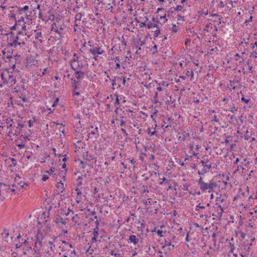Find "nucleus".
Listing matches in <instances>:
<instances>
[{
    "label": "nucleus",
    "instance_id": "f257e3e1",
    "mask_svg": "<svg viewBox=\"0 0 257 257\" xmlns=\"http://www.w3.org/2000/svg\"><path fill=\"white\" fill-rule=\"evenodd\" d=\"M198 185L199 186L201 190L205 191L209 190V192H210L211 190L217 187V184L213 180H210L209 183H207L203 181L201 177H200L198 181Z\"/></svg>",
    "mask_w": 257,
    "mask_h": 257
},
{
    "label": "nucleus",
    "instance_id": "f03ea898",
    "mask_svg": "<svg viewBox=\"0 0 257 257\" xmlns=\"http://www.w3.org/2000/svg\"><path fill=\"white\" fill-rule=\"evenodd\" d=\"M7 74L8 78H7L6 84L10 87L13 86L16 83V78L13 75V73L12 72L10 73L9 71H7Z\"/></svg>",
    "mask_w": 257,
    "mask_h": 257
},
{
    "label": "nucleus",
    "instance_id": "7ed1b4c3",
    "mask_svg": "<svg viewBox=\"0 0 257 257\" xmlns=\"http://www.w3.org/2000/svg\"><path fill=\"white\" fill-rule=\"evenodd\" d=\"M217 166V165L216 164H215L213 166H212L211 165H203L202 170L201 171L198 170L197 173L199 175H204L207 172L208 169H211L212 168H216Z\"/></svg>",
    "mask_w": 257,
    "mask_h": 257
},
{
    "label": "nucleus",
    "instance_id": "20e7f679",
    "mask_svg": "<svg viewBox=\"0 0 257 257\" xmlns=\"http://www.w3.org/2000/svg\"><path fill=\"white\" fill-rule=\"evenodd\" d=\"M89 51L90 53H91L93 56L97 55H100L102 54L104 51L103 50V49L100 47H95L92 49H90Z\"/></svg>",
    "mask_w": 257,
    "mask_h": 257
},
{
    "label": "nucleus",
    "instance_id": "39448f33",
    "mask_svg": "<svg viewBox=\"0 0 257 257\" xmlns=\"http://www.w3.org/2000/svg\"><path fill=\"white\" fill-rule=\"evenodd\" d=\"M25 44V42L24 41H23V42H18L17 40L14 39L12 43H8L6 47H7V48H11L12 47H16L17 45L21 46V45Z\"/></svg>",
    "mask_w": 257,
    "mask_h": 257
},
{
    "label": "nucleus",
    "instance_id": "423d86ee",
    "mask_svg": "<svg viewBox=\"0 0 257 257\" xmlns=\"http://www.w3.org/2000/svg\"><path fill=\"white\" fill-rule=\"evenodd\" d=\"M13 50L12 49H11V50H9L7 51L6 57L9 60V62H11V61L13 59L14 60H16V59H17L16 57L20 56V55L18 56L17 55H14V56H13Z\"/></svg>",
    "mask_w": 257,
    "mask_h": 257
},
{
    "label": "nucleus",
    "instance_id": "0eeeda50",
    "mask_svg": "<svg viewBox=\"0 0 257 257\" xmlns=\"http://www.w3.org/2000/svg\"><path fill=\"white\" fill-rule=\"evenodd\" d=\"M25 35L26 34H24L23 32L19 31L18 33L17 36L14 38V39L17 40L18 42H23V41L25 42V40H26V38H25Z\"/></svg>",
    "mask_w": 257,
    "mask_h": 257
},
{
    "label": "nucleus",
    "instance_id": "6e6552de",
    "mask_svg": "<svg viewBox=\"0 0 257 257\" xmlns=\"http://www.w3.org/2000/svg\"><path fill=\"white\" fill-rule=\"evenodd\" d=\"M10 189L11 187L10 185H7L4 183L3 184L1 183L0 190H1V192H4L5 194L6 193L9 192Z\"/></svg>",
    "mask_w": 257,
    "mask_h": 257
},
{
    "label": "nucleus",
    "instance_id": "1a4fd4ad",
    "mask_svg": "<svg viewBox=\"0 0 257 257\" xmlns=\"http://www.w3.org/2000/svg\"><path fill=\"white\" fill-rule=\"evenodd\" d=\"M10 9L9 14H8L9 17L13 19L15 22H17L16 18V14L17 13L15 11V9H14V7H12L10 8Z\"/></svg>",
    "mask_w": 257,
    "mask_h": 257
},
{
    "label": "nucleus",
    "instance_id": "9d476101",
    "mask_svg": "<svg viewBox=\"0 0 257 257\" xmlns=\"http://www.w3.org/2000/svg\"><path fill=\"white\" fill-rule=\"evenodd\" d=\"M68 221V218H63L60 216H59L58 217L56 218L55 219V223L58 225L59 224V223H61L62 224L65 225Z\"/></svg>",
    "mask_w": 257,
    "mask_h": 257
},
{
    "label": "nucleus",
    "instance_id": "9b49d317",
    "mask_svg": "<svg viewBox=\"0 0 257 257\" xmlns=\"http://www.w3.org/2000/svg\"><path fill=\"white\" fill-rule=\"evenodd\" d=\"M115 79L117 81L118 87H120L121 86L120 83H122V85L124 86L125 85V77H115Z\"/></svg>",
    "mask_w": 257,
    "mask_h": 257
},
{
    "label": "nucleus",
    "instance_id": "f8f14e48",
    "mask_svg": "<svg viewBox=\"0 0 257 257\" xmlns=\"http://www.w3.org/2000/svg\"><path fill=\"white\" fill-rule=\"evenodd\" d=\"M139 241V239L137 237V236L135 235H131L129 237L128 242V243H133L134 244H137Z\"/></svg>",
    "mask_w": 257,
    "mask_h": 257
},
{
    "label": "nucleus",
    "instance_id": "ddd939ff",
    "mask_svg": "<svg viewBox=\"0 0 257 257\" xmlns=\"http://www.w3.org/2000/svg\"><path fill=\"white\" fill-rule=\"evenodd\" d=\"M71 82L72 85L73 89L75 90H78L79 87L78 85L80 84V81L79 80H76L75 79L72 78H71Z\"/></svg>",
    "mask_w": 257,
    "mask_h": 257
},
{
    "label": "nucleus",
    "instance_id": "4468645a",
    "mask_svg": "<svg viewBox=\"0 0 257 257\" xmlns=\"http://www.w3.org/2000/svg\"><path fill=\"white\" fill-rule=\"evenodd\" d=\"M75 190L77 191V203H79L80 202V200L81 199V194L82 193L80 191V189L78 188H76Z\"/></svg>",
    "mask_w": 257,
    "mask_h": 257
},
{
    "label": "nucleus",
    "instance_id": "2eb2a0df",
    "mask_svg": "<svg viewBox=\"0 0 257 257\" xmlns=\"http://www.w3.org/2000/svg\"><path fill=\"white\" fill-rule=\"evenodd\" d=\"M14 9H15V11L17 13V14H19L21 15L24 12L23 11L22 8L20 7H18V6L14 7Z\"/></svg>",
    "mask_w": 257,
    "mask_h": 257
},
{
    "label": "nucleus",
    "instance_id": "dca6fc26",
    "mask_svg": "<svg viewBox=\"0 0 257 257\" xmlns=\"http://www.w3.org/2000/svg\"><path fill=\"white\" fill-rule=\"evenodd\" d=\"M5 76H7V72H2L1 74V76L2 79L3 81V83L6 84L7 82V78L5 77Z\"/></svg>",
    "mask_w": 257,
    "mask_h": 257
},
{
    "label": "nucleus",
    "instance_id": "f3484780",
    "mask_svg": "<svg viewBox=\"0 0 257 257\" xmlns=\"http://www.w3.org/2000/svg\"><path fill=\"white\" fill-rule=\"evenodd\" d=\"M147 27L148 29H150L153 27L155 28L156 27L157 29H158V26L155 23H150L147 25Z\"/></svg>",
    "mask_w": 257,
    "mask_h": 257
},
{
    "label": "nucleus",
    "instance_id": "a211bd4d",
    "mask_svg": "<svg viewBox=\"0 0 257 257\" xmlns=\"http://www.w3.org/2000/svg\"><path fill=\"white\" fill-rule=\"evenodd\" d=\"M251 134L249 133L248 131H247L244 134V139L245 140H248L251 137Z\"/></svg>",
    "mask_w": 257,
    "mask_h": 257
},
{
    "label": "nucleus",
    "instance_id": "6ab92c4d",
    "mask_svg": "<svg viewBox=\"0 0 257 257\" xmlns=\"http://www.w3.org/2000/svg\"><path fill=\"white\" fill-rule=\"evenodd\" d=\"M9 160H10L12 162V164L11 165V167H16L17 165L16 159H15L14 158H9Z\"/></svg>",
    "mask_w": 257,
    "mask_h": 257
},
{
    "label": "nucleus",
    "instance_id": "aec40b11",
    "mask_svg": "<svg viewBox=\"0 0 257 257\" xmlns=\"http://www.w3.org/2000/svg\"><path fill=\"white\" fill-rule=\"evenodd\" d=\"M82 112L84 116H87L89 114V109L88 108H83Z\"/></svg>",
    "mask_w": 257,
    "mask_h": 257
},
{
    "label": "nucleus",
    "instance_id": "412c9836",
    "mask_svg": "<svg viewBox=\"0 0 257 257\" xmlns=\"http://www.w3.org/2000/svg\"><path fill=\"white\" fill-rule=\"evenodd\" d=\"M205 208V206L201 205V204L200 203L196 206V208L195 210L196 211H199L200 209H204Z\"/></svg>",
    "mask_w": 257,
    "mask_h": 257
},
{
    "label": "nucleus",
    "instance_id": "4be33fe9",
    "mask_svg": "<svg viewBox=\"0 0 257 257\" xmlns=\"http://www.w3.org/2000/svg\"><path fill=\"white\" fill-rule=\"evenodd\" d=\"M211 122H217V123H219V124H220V123L219 122V119L217 118V116L215 114H214L212 116V119H211Z\"/></svg>",
    "mask_w": 257,
    "mask_h": 257
},
{
    "label": "nucleus",
    "instance_id": "5701e85b",
    "mask_svg": "<svg viewBox=\"0 0 257 257\" xmlns=\"http://www.w3.org/2000/svg\"><path fill=\"white\" fill-rule=\"evenodd\" d=\"M186 75L187 76H191V77H193L194 76L193 72L191 70H187L186 73Z\"/></svg>",
    "mask_w": 257,
    "mask_h": 257
},
{
    "label": "nucleus",
    "instance_id": "b1692460",
    "mask_svg": "<svg viewBox=\"0 0 257 257\" xmlns=\"http://www.w3.org/2000/svg\"><path fill=\"white\" fill-rule=\"evenodd\" d=\"M81 17H82V15L81 13L77 14L75 16V21H80L81 20Z\"/></svg>",
    "mask_w": 257,
    "mask_h": 257
},
{
    "label": "nucleus",
    "instance_id": "393cba45",
    "mask_svg": "<svg viewBox=\"0 0 257 257\" xmlns=\"http://www.w3.org/2000/svg\"><path fill=\"white\" fill-rule=\"evenodd\" d=\"M108 6H110V7H109L107 10H110V12H112V9H113V6H115V3H114V0H112V5H111V4L109 3L108 4Z\"/></svg>",
    "mask_w": 257,
    "mask_h": 257
},
{
    "label": "nucleus",
    "instance_id": "a878e982",
    "mask_svg": "<svg viewBox=\"0 0 257 257\" xmlns=\"http://www.w3.org/2000/svg\"><path fill=\"white\" fill-rule=\"evenodd\" d=\"M164 244H165V245L163 246V248H164L166 246H167V245L170 246V245H171V240L170 239H169V240L165 239Z\"/></svg>",
    "mask_w": 257,
    "mask_h": 257
},
{
    "label": "nucleus",
    "instance_id": "bb28decb",
    "mask_svg": "<svg viewBox=\"0 0 257 257\" xmlns=\"http://www.w3.org/2000/svg\"><path fill=\"white\" fill-rule=\"evenodd\" d=\"M241 100L242 101H244L246 104H248V102L250 101V99L245 98L244 97H241Z\"/></svg>",
    "mask_w": 257,
    "mask_h": 257
},
{
    "label": "nucleus",
    "instance_id": "cd10ccee",
    "mask_svg": "<svg viewBox=\"0 0 257 257\" xmlns=\"http://www.w3.org/2000/svg\"><path fill=\"white\" fill-rule=\"evenodd\" d=\"M48 13L49 14V16L48 19L51 20H54V18H55V16H54V14L52 12H51V11H49Z\"/></svg>",
    "mask_w": 257,
    "mask_h": 257
},
{
    "label": "nucleus",
    "instance_id": "c85d7f7f",
    "mask_svg": "<svg viewBox=\"0 0 257 257\" xmlns=\"http://www.w3.org/2000/svg\"><path fill=\"white\" fill-rule=\"evenodd\" d=\"M63 29L60 26L59 28L58 29L57 27L55 30V32L59 34H61V32L63 31Z\"/></svg>",
    "mask_w": 257,
    "mask_h": 257
},
{
    "label": "nucleus",
    "instance_id": "c756f323",
    "mask_svg": "<svg viewBox=\"0 0 257 257\" xmlns=\"http://www.w3.org/2000/svg\"><path fill=\"white\" fill-rule=\"evenodd\" d=\"M57 188L58 189L63 188V184L61 181H60L59 183H58V184L57 185Z\"/></svg>",
    "mask_w": 257,
    "mask_h": 257
},
{
    "label": "nucleus",
    "instance_id": "7c9ffc66",
    "mask_svg": "<svg viewBox=\"0 0 257 257\" xmlns=\"http://www.w3.org/2000/svg\"><path fill=\"white\" fill-rule=\"evenodd\" d=\"M75 77L78 80L82 79L83 78V75L80 74H76L75 73Z\"/></svg>",
    "mask_w": 257,
    "mask_h": 257
},
{
    "label": "nucleus",
    "instance_id": "2f4dec72",
    "mask_svg": "<svg viewBox=\"0 0 257 257\" xmlns=\"http://www.w3.org/2000/svg\"><path fill=\"white\" fill-rule=\"evenodd\" d=\"M223 212V211H221V210H220V211H218V210H217V213L216 215V216L217 218H221L222 217V215Z\"/></svg>",
    "mask_w": 257,
    "mask_h": 257
},
{
    "label": "nucleus",
    "instance_id": "473e14b6",
    "mask_svg": "<svg viewBox=\"0 0 257 257\" xmlns=\"http://www.w3.org/2000/svg\"><path fill=\"white\" fill-rule=\"evenodd\" d=\"M82 178L81 176H79L78 177V179H77V184L78 186H80L82 185Z\"/></svg>",
    "mask_w": 257,
    "mask_h": 257
},
{
    "label": "nucleus",
    "instance_id": "72a5a7b5",
    "mask_svg": "<svg viewBox=\"0 0 257 257\" xmlns=\"http://www.w3.org/2000/svg\"><path fill=\"white\" fill-rule=\"evenodd\" d=\"M121 131L123 132L124 134V136L125 137L126 139H127L128 138V134L126 133L125 130H124L123 128H121Z\"/></svg>",
    "mask_w": 257,
    "mask_h": 257
},
{
    "label": "nucleus",
    "instance_id": "f704fd0d",
    "mask_svg": "<svg viewBox=\"0 0 257 257\" xmlns=\"http://www.w3.org/2000/svg\"><path fill=\"white\" fill-rule=\"evenodd\" d=\"M147 133L148 134H150L151 136L154 135L156 133L155 131L152 132L151 131V128L148 127L147 129Z\"/></svg>",
    "mask_w": 257,
    "mask_h": 257
},
{
    "label": "nucleus",
    "instance_id": "c9c22d12",
    "mask_svg": "<svg viewBox=\"0 0 257 257\" xmlns=\"http://www.w3.org/2000/svg\"><path fill=\"white\" fill-rule=\"evenodd\" d=\"M59 101V99L58 98H56L55 99V100H54V101L53 102V103L52 106L53 107H54L56 105H57Z\"/></svg>",
    "mask_w": 257,
    "mask_h": 257
},
{
    "label": "nucleus",
    "instance_id": "e433bc0d",
    "mask_svg": "<svg viewBox=\"0 0 257 257\" xmlns=\"http://www.w3.org/2000/svg\"><path fill=\"white\" fill-rule=\"evenodd\" d=\"M75 73H76V74H80L82 75H84L85 74V73L84 72L80 70H78V68L76 70Z\"/></svg>",
    "mask_w": 257,
    "mask_h": 257
},
{
    "label": "nucleus",
    "instance_id": "4c0bfd02",
    "mask_svg": "<svg viewBox=\"0 0 257 257\" xmlns=\"http://www.w3.org/2000/svg\"><path fill=\"white\" fill-rule=\"evenodd\" d=\"M41 36H42L41 32H37L35 34V39H38Z\"/></svg>",
    "mask_w": 257,
    "mask_h": 257
},
{
    "label": "nucleus",
    "instance_id": "58836bf2",
    "mask_svg": "<svg viewBox=\"0 0 257 257\" xmlns=\"http://www.w3.org/2000/svg\"><path fill=\"white\" fill-rule=\"evenodd\" d=\"M160 33V30L159 29V28L156 30L155 32H154V37L155 38L157 37L159 34Z\"/></svg>",
    "mask_w": 257,
    "mask_h": 257
},
{
    "label": "nucleus",
    "instance_id": "ea45409f",
    "mask_svg": "<svg viewBox=\"0 0 257 257\" xmlns=\"http://www.w3.org/2000/svg\"><path fill=\"white\" fill-rule=\"evenodd\" d=\"M183 9V7L181 5H178L176 7V8L175 9V10L176 11H181Z\"/></svg>",
    "mask_w": 257,
    "mask_h": 257
},
{
    "label": "nucleus",
    "instance_id": "a19ab883",
    "mask_svg": "<svg viewBox=\"0 0 257 257\" xmlns=\"http://www.w3.org/2000/svg\"><path fill=\"white\" fill-rule=\"evenodd\" d=\"M198 14L200 16H202L203 15H208V10H206L205 12L203 11H199Z\"/></svg>",
    "mask_w": 257,
    "mask_h": 257
},
{
    "label": "nucleus",
    "instance_id": "79ce46f5",
    "mask_svg": "<svg viewBox=\"0 0 257 257\" xmlns=\"http://www.w3.org/2000/svg\"><path fill=\"white\" fill-rule=\"evenodd\" d=\"M54 170H55V168L51 167L50 169V171H46V173L51 175V174H52L53 172H54Z\"/></svg>",
    "mask_w": 257,
    "mask_h": 257
},
{
    "label": "nucleus",
    "instance_id": "37998d69",
    "mask_svg": "<svg viewBox=\"0 0 257 257\" xmlns=\"http://www.w3.org/2000/svg\"><path fill=\"white\" fill-rule=\"evenodd\" d=\"M86 218H88L90 221H93L94 220V219L92 217H91V214H87L86 216Z\"/></svg>",
    "mask_w": 257,
    "mask_h": 257
},
{
    "label": "nucleus",
    "instance_id": "c03bdc74",
    "mask_svg": "<svg viewBox=\"0 0 257 257\" xmlns=\"http://www.w3.org/2000/svg\"><path fill=\"white\" fill-rule=\"evenodd\" d=\"M16 60H14V59L12 60L11 61V62H10V63H11V64H12V67L13 68V69H15V66H16Z\"/></svg>",
    "mask_w": 257,
    "mask_h": 257
},
{
    "label": "nucleus",
    "instance_id": "a18cd8bd",
    "mask_svg": "<svg viewBox=\"0 0 257 257\" xmlns=\"http://www.w3.org/2000/svg\"><path fill=\"white\" fill-rule=\"evenodd\" d=\"M120 165H121V166H123V169H120L121 170H122V173H123V172H124V171H125V170L127 168H126V165H125V164H124V163H123V162H121V163H120Z\"/></svg>",
    "mask_w": 257,
    "mask_h": 257
},
{
    "label": "nucleus",
    "instance_id": "49530a36",
    "mask_svg": "<svg viewBox=\"0 0 257 257\" xmlns=\"http://www.w3.org/2000/svg\"><path fill=\"white\" fill-rule=\"evenodd\" d=\"M98 132V127L96 126L94 128V131H92L90 134L88 135H90V134L92 135H95L96 132Z\"/></svg>",
    "mask_w": 257,
    "mask_h": 257
},
{
    "label": "nucleus",
    "instance_id": "de8ad7c7",
    "mask_svg": "<svg viewBox=\"0 0 257 257\" xmlns=\"http://www.w3.org/2000/svg\"><path fill=\"white\" fill-rule=\"evenodd\" d=\"M229 111L232 113H234L235 111H237V108H236L234 106H233L231 109H229Z\"/></svg>",
    "mask_w": 257,
    "mask_h": 257
},
{
    "label": "nucleus",
    "instance_id": "09e8293b",
    "mask_svg": "<svg viewBox=\"0 0 257 257\" xmlns=\"http://www.w3.org/2000/svg\"><path fill=\"white\" fill-rule=\"evenodd\" d=\"M216 205L217 206L216 208L218 210V209H219L220 210H221V211H223V208L221 207V205L219 204H217L216 203Z\"/></svg>",
    "mask_w": 257,
    "mask_h": 257
},
{
    "label": "nucleus",
    "instance_id": "8fccbe9b",
    "mask_svg": "<svg viewBox=\"0 0 257 257\" xmlns=\"http://www.w3.org/2000/svg\"><path fill=\"white\" fill-rule=\"evenodd\" d=\"M229 245H230V248H231V250L230 251H231V252H233L234 250V249H235L234 245V244L231 243L230 242L229 243Z\"/></svg>",
    "mask_w": 257,
    "mask_h": 257
},
{
    "label": "nucleus",
    "instance_id": "3c124183",
    "mask_svg": "<svg viewBox=\"0 0 257 257\" xmlns=\"http://www.w3.org/2000/svg\"><path fill=\"white\" fill-rule=\"evenodd\" d=\"M116 81H117L116 80V79L115 78L112 80V89H114V86L116 85Z\"/></svg>",
    "mask_w": 257,
    "mask_h": 257
},
{
    "label": "nucleus",
    "instance_id": "603ef678",
    "mask_svg": "<svg viewBox=\"0 0 257 257\" xmlns=\"http://www.w3.org/2000/svg\"><path fill=\"white\" fill-rule=\"evenodd\" d=\"M156 232L158 234V235L160 236H164L163 235V231L162 230L158 229L157 231H156Z\"/></svg>",
    "mask_w": 257,
    "mask_h": 257
},
{
    "label": "nucleus",
    "instance_id": "864d4df0",
    "mask_svg": "<svg viewBox=\"0 0 257 257\" xmlns=\"http://www.w3.org/2000/svg\"><path fill=\"white\" fill-rule=\"evenodd\" d=\"M230 119L233 122L235 121L236 122L237 121V119L233 115H232L230 116Z\"/></svg>",
    "mask_w": 257,
    "mask_h": 257
},
{
    "label": "nucleus",
    "instance_id": "5fc2aeb1",
    "mask_svg": "<svg viewBox=\"0 0 257 257\" xmlns=\"http://www.w3.org/2000/svg\"><path fill=\"white\" fill-rule=\"evenodd\" d=\"M24 127V124H22V123H19L18 124V126H17V128H19L20 131L22 130V128Z\"/></svg>",
    "mask_w": 257,
    "mask_h": 257
},
{
    "label": "nucleus",
    "instance_id": "6e6d98bb",
    "mask_svg": "<svg viewBox=\"0 0 257 257\" xmlns=\"http://www.w3.org/2000/svg\"><path fill=\"white\" fill-rule=\"evenodd\" d=\"M177 27L176 26V25H173L172 27V31L173 32H176L177 31Z\"/></svg>",
    "mask_w": 257,
    "mask_h": 257
},
{
    "label": "nucleus",
    "instance_id": "4d7b16f0",
    "mask_svg": "<svg viewBox=\"0 0 257 257\" xmlns=\"http://www.w3.org/2000/svg\"><path fill=\"white\" fill-rule=\"evenodd\" d=\"M49 177L48 176L44 175L43 176L42 180L43 181H46V180H47L49 179Z\"/></svg>",
    "mask_w": 257,
    "mask_h": 257
},
{
    "label": "nucleus",
    "instance_id": "13d9d810",
    "mask_svg": "<svg viewBox=\"0 0 257 257\" xmlns=\"http://www.w3.org/2000/svg\"><path fill=\"white\" fill-rule=\"evenodd\" d=\"M70 212H71L72 214H74V212H73V211H72V210H70V209H68V210H67V212H66V213H65V215L66 216H68V215H69V213H70Z\"/></svg>",
    "mask_w": 257,
    "mask_h": 257
},
{
    "label": "nucleus",
    "instance_id": "bf43d9fd",
    "mask_svg": "<svg viewBox=\"0 0 257 257\" xmlns=\"http://www.w3.org/2000/svg\"><path fill=\"white\" fill-rule=\"evenodd\" d=\"M16 22L15 24L13 26L11 27V28H10V30H11V31H14V30H16V26H17V22Z\"/></svg>",
    "mask_w": 257,
    "mask_h": 257
},
{
    "label": "nucleus",
    "instance_id": "052dcab7",
    "mask_svg": "<svg viewBox=\"0 0 257 257\" xmlns=\"http://www.w3.org/2000/svg\"><path fill=\"white\" fill-rule=\"evenodd\" d=\"M97 237L96 236H93L91 239V243H94L97 241Z\"/></svg>",
    "mask_w": 257,
    "mask_h": 257
},
{
    "label": "nucleus",
    "instance_id": "680f3d73",
    "mask_svg": "<svg viewBox=\"0 0 257 257\" xmlns=\"http://www.w3.org/2000/svg\"><path fill=\"white\" fill-rule=\"evenodd\" d=\"M138 41H139V42H140V45L141 46H143L145 44V40L141 41V39L140 38L139 39Z\"/></svg>",
    "mask_w": 257,
    "mask_h": 257
},
{
    "label": "nucleus",
    "instance_id": "e2e57ef3",
    "mask_svg": "<svg viewBox=\"0 0 257 257\" xmlns=\"http://www.w3.org/2000/svg\"><path fill=\"white\" fill-rule=\"evenodd\" d=\"M225 5L224 4L223 2L222 1L220 2L218 6L220 8H223L224 7Z\"/></svg>",
    "mask_w": 257,
    "mask_h": 257
},
{
    "label": "nucleus",
    "instance_id": "0e129e2a",
    "mask_svg": "<svg viewBox=\"0 0 257 257\" xmlns=\"http://www.w3.org/2000/svg\"><path fill=\"white\" fill-rule=\"evenodd\" d=\"M16 133H17V131L16 130L14 131H13L12 130H10L9 131V134H12L13 135L16 134Z\"/></svg>",
    "mask_w": 257,
    "mask_h": 257
},
{
    "label": "nucleus",
    "instance_id": "69168bd1",
    "mask_svg": "<svg viewBox=\"0 0 257 257\" xmlns=\"http://www.w3.org/2000/svg\"><path fill=\"white\" fill-rule=\"evenodd\" d=\"M179 139V140H183V141H184V140H185V139H186V136H185V135H184V134H183V135H182V136H180V137H179V139Z\"/></svg>",
    "mask_w": 257,
    "mask_h": 257
},
{
    "label": "nucleus",
    "instance_id": "338daca9",
    "mask_svg": "<svg viewBox=\"0 0 257 257\" xmlns=\"http://www.w3.org/2000/svg\"><path fill=\"white\" fill-rule=\"evenodd\" d=\"M17 146L20 149H22L25 147V145L24 144H19L17 145Z\"/></svg>",
    "mask_w": 257,
    "mask_h": 257
},
{
    "label": "nucleus",
    "instance_id": "774afa93",
    "mask_svg": "<svg viewBox=\"0 0 257 257\" xmlns=\"http://www.w3.org/2000/svg\"><path fill=\"white\" fill-rule=\"evenodd\" d=\"M145 26H147V24H146V22H141L140 24V27L143 28Z\"/></svg>",
    "mask_w": 257,
    "mask_h": 257
}]
</instances>
